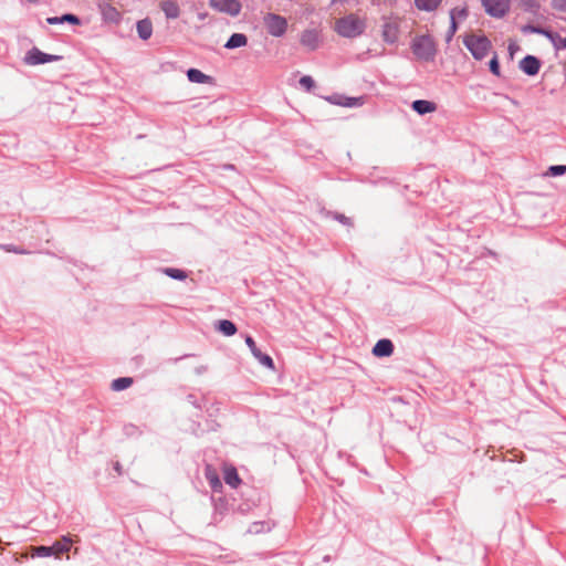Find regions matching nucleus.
Wrapping results in <instances>:
<instances>
[{"label": "nucleus", "instance_id": "24", "mask_svg": "<svg viewBox=\"0 0 566 566\" xmlns=\"http://www.w3.org/2000/svg\"><path fill=\"white\" fill-rule=\"evenodd\" d=\"M544 34L551 40L552 44L556 50H565L566 49V38L562 36L558 33L553 32H544Z\"/></svg>", "mask_w": 566, "mask_h": 566}, {"label": "nucleus", "instance_id": "22", "mask_svg": "<svg viewBox=\"0 0 566 566\" xmlns=\"http://www.w3.org/2000/svg\"><path fill=\"white\" fill-rule=\"evenodd\" d=\"M248 38L242 33H233L226 43L227 49H237L247 45Z\"/></svg>", "mask_w": 566, "mask_h": 566}, {"label": "nucleus", "instance_id": "39", "mask_svg": "<svg viewBox=\"0 0 566 566\" xmlns=\"http://www.w3.org/2000/svg\"><path fill=\"white\" fill-rule=\"evenodd\" d=\"M48 23L49 24H57V23H62V21L60 20V18L57 17H54V18H48Z\"/></svg>", "mask_w": 566, "mask_h": 566}, {"label": "nucleus", "instance_id": "19", "mask_svg": "<svg viewBox=\"0 0 566 566\" xmlns=\"http://www.w3.org/2000/svg\"><path fill=\"white\" fill-rule=\"evenodd\" d=\"M187 76H188V80L192 83H200V84H203V83L211 84L212 83V77L202 73L198 69H189L187 71Z\"/></svg>", "mask_w": 566, "mask_h": 566}, {"label": "nucleus", "instance_id": "28", "mask_svg": "<svg viewBox=\"0 0 566 566\" xmlns=\"http://www.w3.org/2000/svg\"><path fill=\"white\" fill-rule=\"evenodd\" d=\"M252 355L265 367L270 368V369H274V363H273V359L269 356V355H265L263 353H261V350L258 348L256 350H254L252 353Z\"/></svg>", "mask_w": 566, "mask_h": 566}, {"label": "nucleus", "instance_id": "17", "mask_svg": "<svg viewBox=\"0 0 566 566\" xmlns=\"http://www.w3.org/2000/svg\"><path fill=\"white\" fill-rule=\"evenodd\" d=\"M160 8L168 19H176L180 14V8L174 0H165L160 2Z\"/></svg>", "mask_w": 566, "mask_h": 566}, {"label": "nucleus", "instance_id": "35", "mask_svg": "<svg viewBox=\"0 0 566 566\" xmlns=\"http://www.w3.org/2000/svg\"><path fill=\"white\" fill-rule=\"evenodd\" d=\"M29 556H30V549L28 552L23 553V554L15 555L14 560L20 563L23 559H27Z\"/></svg>", "mask_w": 566, "mask_h": 566}, {"label": "nucleus", "instance_id": "41", "mask_svg": "<svg viewBox=\"0 0 566 566\" xmlns=\"http://www.w3.org/2000/svg\"><path fill=\"white\" fill-rule=\"evenodd\" d=\"M115 470H116L119 474L122 473L119 463H116V465H115Z\"/></svg>", "mask_w": 566, "mask_h": 566}, {"label": "nucleus", "instance_id": "1", "mask_svg": "<svg viewBox=\"0 0 566 566\" xmlns=\"http://www.w3.org/2000/svg\"><path fill=\"white\" fill-rule=\"evenodd\" d=\"M463 44L476 61H481L492 53V57L489 62L490 71L493 75L497 77L501 76L497 53L493 51L492 43L485 34L482 32L467 33L463 36Z\"/></svg>", "mask_w": 566, "mask_h": 566}, {"label": "nucleus", "instance_id": "23", "mask_svg": "<svg viewBox=\"0 0 566 566\" xmlns=\"http://www.w3.org/2000/svg\"><path fill=\"white\" fill-rule=\"evenodd\" d=\"M442 0H415V6L418 10L433 11L438 9Z\"/></svg>", "mask_w": 566, "mask_h": 566}, {"label": "nucleus", "instance_id": "31", "mask_svg": "<svg viewBox=\"0 0 566 566\" xmlns=\"http://www.w3.org/2000/svg\"><path fill=\"white\" fill-rule=\"evenodd\" d=\"M300 84L306 91H311L314 87V80L311 76H308V75H304V76L301 77Z\"/></svg>", "mask_w": 566, "mask_h": 566}, {"label": "nucleus", "instance_id": "26", "mask_svg": "<svg viewBox=\"0 0 566 566\" xmlns=\"http://www.w3.org/2000/svg\"><path fill=\"white\" fill-rule=\"evenodd\" d=\"M218 331L226 336H232L237 333V327L231 321L221 319L218 323Z\"/></svg>", "mask_w": 566, "mask_h": 566}, {"label": "nucleus", "instance_id": "8", "mask_svg": "<svg viewBox=\"0 0 566 566\" xmlns=\"http://www.w3.org/2000/svg\"><path fill=\"white\" fill-rule=\"evenodd\" d=\"M482 4L486 13L495 18L505 15L510 9V0H482Z\"/></svg>", "mask_w": 566, "mask_h": 566}, {"label": "nucleus", "instance_id": "33", "mask_svg": "<svg viewBox=\"0 0 566 566\" xmlns=\"http://www.w3.org/2000/svg\"><path fill=\"white\" fill-rule=\"evenodd\" d=\"M62 22H70L72 24H80V19L71 13L64 14L60 18Z\"/></svg>", "mask_w": 566, "mask_h": 566}, {"label": "nucleus", "instance_id": "10", "mask_svg": "<svg viewBox=\"0 0 566 566\" xmlns=\"http://www.w3.org/2000/svg\"><path fill=\"white\" fill-rule=\"evenodd\" d=\"M301 44L311 51L316 50L321 43L319 31L315 29L304 30L300 38Z\"/></svg>", "mask_w": 566, "mask_h": 566}, {"label": "nucleus", "instance_id": "11", "mask_svg": "<svg viewBox=\"0 0 566 566\" xmlns=\"http://www.w3.org/2000/svg\"><path fill=\"white\" fill-rule=\"evenodd\" d=\"M467 8H454L450 11V27L448 29V32L446 34V41L450 42L453 38V35L457 32L458 24L457 19H464L467 17Z\"/></svg>", "mask_w": 566, "mask_h": 566}, {"label": "nucleus", "instance_id": "25", "mask_svg": "<svg viewBox=\"0 0 566 566\" xmlns=\"http://www.w3.org/2000/svg\"><path fill=\"white\" fill-rule=\"evenodd\" d=\"M53 556L51 546H30V557H50Z\"/></svg>", "mask_w": 566, "mask_h": 566}, {"label": "nucleus", "instance_id": "2", "mask_svg": "<svg viewBox=\"0 0 566 566\" xmlns=\"http://www.w3.org/2000/svg\"><path fill=\"white\" fill-rule=\"evenodd\" d=\"M367 28L365 17L350 12L335 19L333 24L334 32L340 38L354 39L360 36Z\"/></svg>", "mask_w": 566, "mask_h": 566}, {"label": "nucleus", "instance_id": "29", "mask_svg": "<svg viewBox=\"0 0 566 566\" xmlns=\"http://www.w3.org/2000/svg\"><path fill=\"white\" fill-rule=\"evenodd\" d=\"M165 274L176 280H185L187 274L185 271L174 268H167L164 270Z\"/></svg>", "mask_w": 566, "mask_h": 566}, {"label": "nucleus", "instance_id": "40", "mask_svg": "<svg viewBox=\"0 0 566 566\" xmlns=\"http://www.w3.org/2000/svg\"><path fill=\"white\" fill-rule=\"evenodd\" d=\"M515 49H516V44L514 42H511L509 44V50H510L511 55H513Z\"/></svg>", "mask_w": 566, "mask_h": 566}, {"label": "nucleus", "instance_id": "36", "mask_svg": "<svg viewBox=\"0 0 566 566\" xmlns=\"http://www.w3.org/2000/svg\"><path fill=\"white\" fill-rule=\"evenodd\" d=\"M7 252H14V253H24V251L22 250H19L14 247H11V245H6V247H2Z\"/></svg>", "mask_w": 566, "mask_h": 566}, {"label": "nucleus", "instance_id": "12", "mask_svg": "<svg viewBox=\"0 0 566 566\" xmlns=\"http://www.w3.org/2000/svg\"><path fill=\"white\" fill-rule=\"evenodd\" d=\"M331 104L344 107H357L364 104L363 97H347L343 95H333L326 98Z\"/></svg>", "mask_w": 566, "mask_h": 566}, {"label": "nucleus", "instance_id": "21", "mask_svg": "<svg viewBox=\"0 0 566 566\" xmlns=\"http://www.w3.org/2000/svg\"><path fill=\"white\" fill-rule=\"evenodd\" d=\"M137 32L143 40H148L153 33V24L149 19H143L137 22Z\"/></svg>", "mask_w": 566, "mask_h": 566}, {"label": "nucleus", "instance_id": "27", "mask_svg": "<svg viewBox=\"0 0 566 566\" xmlns=\"http://www.w3.org/2000/svg\"><path fill=\"white\" fill-rule=\"evenodd\" d=\"M134 380L130 377H122L113 380L111 388L114 391H120L129 388L133 385Z\"/></svg>", "mask_w": 566, "mask_h": 566}, {"label": "nucleus", "instance_id": "32", "mask_svg": "<svg viewBox=\"0 0 566 566\" xmlns=\"http://www.w3.org/2000/svg\"><path fill=\"white\" fill-rule=\"evenodd\" d=\"M552 7L558 12L566 13V0H552Z\"/></svg>", "mask_w": 566, "mask_h": 566}, {"label": "nucleus", "instance_id": "9", "mask_svg": "<svg viewBox=\"0 0 566 566\" xmlns=\"http://www.w3.org/2000/svg\"><path fill=\"white\" fill-rule=\"evenodd\" d=\"M60 57L56 55H51L41 52L39 49L33 48L31 49L24 56V63L28 65H38L43 64L48 62H53L59 60Z\"/></svg>", "mask_w": 566, "mask_h": 566}, {"label": "nucleus", "instance_id": "14", "mask_svg": "<svg viewBox=\"0 0 566 566\" xmlns=\"http://www.w3.org/2000/svg\"><path fill=\"white\" fill-rule=\"evenodd\" d=\"M74 539L70 536H63L61 539L54 542L51 546L53 556L55 558H61L64 553H67L71 549Z\"/></svg>", "mask_w": 566, "mask_h": 566}, {"label": "nucleus", "instance_id": "4", "mask_svg": "<svg viewBox=\"0 0 566 566\" xmlns=\"http://www.w3.org/2000/svg\"><path fill=\"white\" fill-rule=\"evenodd\" d=\"M266 32L275 38H281L286 33L287 20L276 13H265L262 18Z\"/></svg>", "mask_w": 566, "mask_h": 566}, {"label": "nucleus", "instance_id": "5", "mask_svg": "<svg viewBox=\"0 0 566 566\" xmlns=\"http://www.w3.org/2000/svg\"><path fill=\"white\" fill-rule=\"evenodd\" d=\"M99 13L105 23L119 24L123 19L122 11L114 4L113 0H99L97 3Z\"/></svg>", "mask_w": 566, "mask_h": 566}, {"label": "nucleus", "instance_id": "20", "mask_svg": "<svg viewBox=\"0 0 566 566\" xmlns=\"http://www.w3.org/2000/svg\"><path fill=\"white\" fill-rule=\"evenodd\" d=\"M412 108L418 114L423 115L427 113H432L437 109V106L433 102L424 101V99H418L412 103Z\"/></svg>", "mask_w": 566, "mask_h": 566}, {"label": "nucleus", "instance_id": "37", "mask_svg": "<svg viewBox=\"0 0 566 566\" xmlns=\"http://www.w3.org/2000/svg\"><path fill=\"white\" fill-rule=\"evenodd\" d=\"M335 218L343 223L350 224V220L344 214H337Z\"/></svg>", "mask_w": 566, "mask_h": 566}, {"label": "nucleus", "instance_id": "38", "mask_svg": "<svg viewBox=\"0 0 566 566\" xmlns=\"http://www.w3.org/2000/svg\"><path fill=\"white\" fill-rule=\"evenodd\" d=\"M526 4H527L531 9H533V10H535V9H537V8H538V3H537V1H536V0H527V1H526Z\"/></svg>", "mask_w": 566, "mask_h": 566}, {"label": "nucleus", "instance_id": "34", "mask_svg": "<svg viewBox=\"0 0 566 566\" xmlns=\"http://www.w3.org/2000/svg\"><path fill=\"white\" fill-rule=\"evenodd\" d=\"M245 344L248 345V347L250 348L251 353H253L254 350L258 349L256 345H255V342L253 340L252 337L250 336H247L245 337Z\"/></svg>", "mask_w": 566, "mask_h": 566}, {"label": "nucleus", "instance_id": "3", "mask_svg": "<svg viewBox=\"0 0 566 566\" xmlns=\"http://www.w3.org/2000/svg\"><path fill=\"white\" fill-rule=\"evenodd\" d=\"M413 54L423 61L433 60L437 49L434 41L429 35L417 36L412 41L411 45Z\"/></svg>", "mask_w": 566, "mask_h": 566}, {"label": "nucleus", "instance_id": "18", "mask_svg": "<svg viewBox=\"0 0 566 566\" xmlns=\"http://www.w3.org/2000/svg\"><path fill=\"white\" fill-rule=\"evenodd\" d=\"M205 475H206V479L208 480L209 484L211 485V488L214 491H220L221 490L222 483H221V481L219 479V475H218L217 471L214 470V468L212 465L208 464L206 467Z\"/></svg>", "mask_w": 566, "mask_h": 566}, {"label": "nucleus", "instance_id": "16", "mask_svg": "<svg viewBox=\"0 0 566 566\" xmlns=\"http://www.w3.org/2000/svg\"><path fill=\"white\" fill-rule=\"evenodd\" d=\"M223 479L232 488H237L241 483L237 469L232 465L223 467Z\"/></svg>", "mask_w": 566, "mask_h": 566}, {"label": "nucleus", "instance_id": "6", "mask_svg": "<svg viewBox=\"0 0 566 566\" xmlns=\"http://www.w3.org/2000/svg\"><path fill=\"white\" fill-rule=\"evenodd\" d=\"M209 6L213 10L230 17H237L242 8L239 0H209Z\"/></svg>", "mask_w": 566, "mask_h": 566}, {"label": "nucleus", "instance_id": "15", "mask_svg": "<svg viewBox=\"0 0 566 566\" xmlns=\"http://www.w3.org/2000/svg\"><path fill=\"white\" fill-rule=\"evenodd\" d=\"M394 352V345L391 340L389 339H380L376 343V345L373 348V354L376 357H388Z\"/></svg>", "mask_w": 566, "mask_h": 566}, {"label": "nucleus", "instance_id": "13", "mask_svg": "<svg viewBox=\"0 0 566 566\" xmlns=\"http://www.w3.org/2000/svg\"><path fill=\"white\" fill-rule=\"evenodd\" d=\"M520 67L527 75H536L539 71L541 62L537 57L527 55L520 62Z\"/></svg>", "mask_w": 566, "mask_h": 566}, {"label": "nucleus", "instance_id": "30", "mask_svg": "<svg viewBox=\"0 0 566 566\" xmlns=\"http://www.w3.org/2000/svg\"><path fill=\"white\" fill-rule=\"evenodd\" d=\"M566 172V166L565 165H558V166H551L546 172L548 176H560Z\"/></svg>", "mask_w": 566, "mask_h": 566}, {"label": "nucleus", "instance_id": "7", "mask_svg": "<svg viewBox=\"0 0 566 566\" xmlns=\"http://www.w3.org/2000/svg\"><path fill=\"white\" fill-rule=\"evenodd\" d=\"M399 18H387L382 24L381 36L387 43H395L399 36Z\"/></svg>", "mask_w": 566, "mask_h": 566}]
</instances>
